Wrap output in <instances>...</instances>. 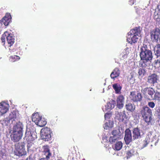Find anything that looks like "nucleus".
I'll return each mask as SVG.
<instances>
[{"mask_svg": "<svg viewBox=\"0 0 160 160\" xmlns=\"http://www.w3.org/2000/svg\"><path fill=\"white\" fill-rule=\"evenodd\" d=\"M36 136L34 134H33L31 131L26 130L25 136L24 138V140L27 141L28 142H31L35 140Z\"/></svg>", "mask_w": 160, "mask_h": 160, "instance_id": "nucleus-11", "label": "nucleus"}, {"mask_svg": "<svg viewBox=\"0 0 160 160\" xmlns=\"http://www.w3.org/2000/svg\"><path fill=\"white\" fill-rule=\"evenodd\" d=\"M110 117V113H107L104 115V118L105 119H106L107 118H109Z\"/></svg>", "mask_w": 160, "mask_h": 160, "instance_id": "nucleus-42", "label": "nucleus"}, {"mask_svg": "<svg viewBox=\"0 0 160 160\" xmlns=\"http://www.w3.org/2000/svg\"><path fill=\"white\" fill-rule=\"evenodd\" d=\"M10 118L11 120H14V119H16L17 117L16 114L15 113L14 114L12 113V114L10 115Z\"/></svg>", "mask_w": 160, "mask_h": 160, "instance_id": "nucleus-41", "label": "nucleus"}, {"mask_svg": "<svg viewBox=\"0 0 160 160\" xmlns=\"http://www.w3.org/2000/svg\"><path fill=\"white\" fill-rule=\"evenodd\" d=\"M133 3H134V2H132V4H133Z\"/></svg>", "mask_w": 160, "mask_h": 160, "instance_id": "nucleus-49", "label": "nucleus"}, {"mask_svg": "<svg viewBox=\"0 0 160 160\" xmlns=\"http://www.w3.org/2000/svg\"><path fill=\"white\" fill-rule=\"evenodd\" d=\"M150 35L152 41L157 42L158 40H160V29L158 28H155L151 31Z\"/></svg>", "mask_w": 160, "mask_h": 160, "instance_id": "nucleus-4", "label": "nucleus"}, {"mask_svg": "<svg viewBox=\"0 0 160 160\" xmlns=\"http://www.w3.org/2000/svg\"><path fill=\"white\" fill-rule=\"evenodd\" d=\"M11 19V16L10 13H6L3 18L0 20V28H3V25H8Z\"/></svg>", "mask_w": 160, "mask_h": 160, "instance_id": "nucleus-7", "label": "nucleus"}, {"mask_svg": "<svg viewBox=\"0 0 160 160\" xmlns=\"http://www.w3.org/2000/svg\"><path fill=\"white\" fill-rule=\"evenodd\" d=\"M113 126V122L110 120H108V122H106L105 123L103 127L104 129H108L112 128Z\"/></svg>", "mask_w": 160, "mask_h": 160, "instance_id": "nucleus-27", "label": "nucleus"}, {"mask_svg": "<svg viewBox=\"0 0 160 160\" xmlns=\"http://www.w3.org/2000/svg\"><path fill=\"white\" fill-rule=\"evenodd\" d=\"M8 34V32L6 31L4 32V34H3L2 36L1 39L2 42L3 43V44H5V38L6 37L7 38Z\"/></svg>", "mask_w": 160, "mask_h": 160, "instance_id": "nucleus-36", "label": "nucleus"}, {"mask_svg": "<svg viewBox=\"0 0 160 160\" xmlns=\"http://www.w3.org/2000/svg\"><path fill=\"white\" fill-rule=\"evenodd\" d=\"M7 37V40L8 46L9 47L11 46L14 42V38L13 36L11 34H9L8 32V34Z\"/></svg>", "mask_w": 160, "mask_h": 160, "instance_id": "nucleus-19", "label": "nucleus"}, {"mask_svg": "<svg viewBox=\"0 0 160 160\" xmlns=\"http://www.w3.org/2000/svg\"><path fill=\"white\" fill-rule=\"evenodd\" d=\"M41 132L43 139L45 141H48L51 138L52 132L50 128L45 127L41 130Z\"/></svg>", "mask_w": 160, "mask_h": 160, "instance_id": "nucleus-6", "label": "nucleus"}, {"mask_svg": "<svg viewBox=\"0 0 160 160\" xmlns=\"http://www.w3.org/2000/svg\"><path fill=\"white\" fill-rule=\"evenodd\" d=\"M112 87L116 93H118L121 90V87L117 83L114 84Z\"/></svg>", "mask_w": 160, "mask_h": 160, "instance_id": "nucleus-33", "label": "nucleus"}, {"mask_svg": "<svg viewBox=\"0 0 160 160\" xmlns=\"http://www.w3.org/2000/svg\"><path fill=\"white\" fill-rule=\"evenodd\" d=\"M124 101V98L122 95L119 96L117 99V106L119 109L122 108L123 106V103Z\"/></svg>", "mask_w": 160, "mask_h": 160, "instance_id": "nucleus-13", "label": "nucleus"}, {"mask_svg": "<svg viewBox=\"0 0 160 160\" xmlns=\"http://www.w3.org/2000/svg\"><path fill=\"white\" fill-rule=\"evenodd\" d=\"M22 136V132H13L10 135L12 141L14 142H18L21 138Z\"/></svg>", "mask_w": 160, "mask_h": 160, "instance_id": "nucleus-8", "label": "nucleus"}, {"mask_svg": "<svg viewBox=\"0 0 160 160\" xmlns=\"http://www.w3.org/2000/svg\"><path fill=\"white\" fill-rule=\"evenodd\" d=\"M136 154V152L134 149H132L127 152V158H130Z\"/></svg>", "mask_w": 160, "mask_h": 160, "instance_id": "nucleus-29", "label": "nucleus"}, {"mask_svg": "<svg viewBox=\"0 0 160 160\" xmlns=\"http://www.w3.org/2000/svg\"><path fill=\"white\" fill-rule=\"evenodd\" d=\"M120 74V70L118 68H116L111 74L110 76L112 78L115 79L118 77Z\"/></svg>", "mask_w": 160, "mask_h": 160, "instance_id": "nucleus-18", "label": "nucleus"}, {"mask_svg": "<svg viewBox=\"0 0 160 160\" xmlns=\"http://www.w3.org/2000/svg\"><path fill=\"white\" fill-rule=\"evenodd\" d=\"M125 107L127 111L132 112H133L135 109V105L133 103L130 102L126 104Z\"/></svg>", "mask_w": 160, "mask_h": 160, "instance_id": "nucleus-21", "label": "nucleus"}, {"mask_svg": "<svg viewBox=\"0 0 160 160\" xmlns=\"http://www.w3.org/2000/svg\"><path fill=\"white\" fill-rule=\"evenodd\" d=\"M146 72V71L144 69L140 68L138 69V73L139 75L142 77L143 76L145 75Z\"/></svg>", "mask_w": 160, "mask_h": 160, "instance_id": "nucleus-34", "label": "nucleus"}, {"mask_svg": "<svg viewBox=\"0 0 160 160\" xmlns=\"http://www.w3.org/2000/svg\"><path fill=\"white\" fill-rule=\"evenodd\" d=\"M133 140H135L141 138L140 130L138 128H134L132 131Z\"/></svg>", "mask_w": 160, "mask_h": 160, "instance_id": "nucleus-16", "label": "nucleus"}, {"mask_svg": "<svg viewBox=\"0 0 160 160\" xmlns=\"http://www.w3.org/2000/svg\"><path fill=\"white\" fill-rule=\"evenodd\" d=\"M140 113L142 117L152 115L151 110L147 106L144 107L141 110Z\"/></svg>", "mask_w": 160, "mask_h": 160, "instance_id": "nucleus-12", "label": "nucleus"}, {"mask_svg": "<svg viewBox=\"0 0 160 160\" xmlns=\"http://www.w3.org/2000/svg\"><path fill=\"white\" fill-rule=\"evenodd\" d=\"M153 99L158 101H160V91L156 90L154 93Z\"/></svg>", "mask_w": 160, "mask_h": 160, "instance_id": "nucleus-30", "label": "nucleus"}, {"mask_svg": "<svg viewBox=\"0 0 160 160\" xmlns=\"http://www.w3.org/2000/svg\"><path fill=\"white\" fill-rule=\"evenodd\" d=\"M115 105V101L112 100L107 103V105L105 106V109L107 110L112 109L114 108Z\"/></svg>", "mask_w": 160, "mask_h": 160, "instance_id": "nucleus-23", "label": "nucleus"}, {"mask_svg": "<svg viewBox=\"0 0 160 160\" xmlns=\"http://www.w3.org/2000/svg\"><path fill=\"white\" fill-rule=\"evenodd\" d=\"M43 153L45 152H50V150L47 146H44L43 147Z\"/></svg>", "mask_w": 160, "mask_h": 160, "instance_id": "nucleus-39", "label": "nucleus"}, {"mask_svg": "<svg viewBox=\"0 0 160 160\" xmlns=\"http://www.w3.org/2000/svg\"><path fill=\"white\" fill-rule=\"evenodd\" d=\"M15 155L18 156H22L25 155L26 152L25 149V143L24 142H19L15 145Z\"/></svg>", "mask_w": 160, "mask_h": 160, "instance_id": "nucleus-3", "label": "nucleus"}, {"mask_svg": "<svg viewBox=\"0 0 160 160\" xmlns=\"http://www.w3.org/2000/svg\"><path fill=\"white\" fill-rule=\"evenodd\" d=\"M148 106L151 108H153L155 106V103L152 102H148Z\"/></svg>", "mask_w": 160, "mask_h": 160, "instance_id": "nucleus-40", "label": "nucleus"}, {"mask_svg": "<svg viewBox=\"0 0 160 160\" xmlns=\"http://www.w3.org/2000/svg\"><path fill=\"white\" fill-rule=\"evenodd\" d=\"M41 117L42 116L38 112L35 113L32 115V120L36 124Z\"/></svg>", "mask_w": 160, "mask_h": 160, "instance_id": "nucleus-20", "label": "nucleus"}, {"mask_svg": "<svg viewBox=\"0 0 160 160\" xmlns=\"http://www.w3.org/2000/svg\"><path fill=\"white\" fill-rule=\"evenodd\" d=\"M158 77L157 74L153 73L148 77L147 82L149 84L153 86L155 84L158 83Z\"/></svg>", "mask_w": 160, "mask_h": 160, "instance_id": "nucleus-9", "label": "nucleus"}, {"mask_svg": "<svg viewBox=\"0 0 160 160\" xmlns=\"http://www.w3.org/2000/svg\"><path fill=\"white\" fill-rule=\"evenodd\" d=\"M23 125L22 122H16L12 128V131L22 132Z\"/></svg>", "mask_w": 160, "mask_h": 160, "instance_id": "nucleus-14", "label": "nucleus"}, {"mask_svg": "<svg viewBox=\"0 0 160 160\" xmlns=\"http://www.w3.org/2000/svg\"><path fill=\"white\" fill-rule=\"evenodd\" d=\"M124 139L126 144H128L132 142V137L131 130L128 128L126 129L125 131V134Z\"/></svg>", "mask_w": 160, "mask_h": 160, "instance_id": "nucleus-10", "label": "nucleus"}, {"mask_svg": "<svg viewBox=\"0 0 160 160\" xmlns=\"http://www.w3.org/2000/svg\"><path fill=\"white\" fill-rule=\"evenodd\" d=\"M140 57L142 61L140 63L139 65L141 67L145 68L148 66V61L152 59V52L148 49L147 45L144 43L140 48Z\"/></svg>", "mask_w": 160, "mask_h": 160, "instance_id": "nucleus-1", "label": "nucleus"}, {"mask_svg": "<svg viewBox=\"0 0 160 160\" xmlns=\"http://www.w3.org/2000/svg\"><path fill=\"white\" fill-rule=\"evenodd\" d=\"M142 92L144 94H146L147 93L151 98H152L155 91L152 88L147 87L142 90Z\"/></svg>", "mask_w": 160, "mask_h": 160, "instance_id": "nucleus-15", "label": "nucleus"}, {"mask_svg": "<svg viewBox=\"0 0 160 160\" xmlns=\"http://www.w3.org/2000/svg\"><path fill=\"white\" fill-rule=\"evenodd\" d=\"M158 115L160 118V107H159L157 110Z\"/></svg>", "mask_w": 160, "mask_h": 160, "instance_id": "nucleus-45", "label": "nucleus"}, {"mask_svg": "<svg viewBox=\"0 0 160 160\" xmlns=\"http://www.w3.org/2000/svg\"><path fill=\"white\" fill-rule=\"evenodd\" d=\"M20 59V57L17 55L11 56L9 57V59L10 61L13 62L18 61Z\"/></svg>", "mask_w": 160, "mask_h": 160, "instance_id": "nucleus-32", "label": "nucleus"}, {"mask_svg": "<svg viewBox=\"0 0 160 160\" xmlns=\"http://www.w3.org/2000/svg\"><path fill=\"white\" fill-rule=\"evenodd\" d=\"M119 139L115 136H111L109 139V142L111 144H112Z\"/></svg>", "mask_w": 160, "mask_h": 160, "instance_id": "nucleus-35", "label": "nucleus"}, {"mask_svg": "<svg viewBox=\"0 0 160 160\" xmlns=\"http://www.w3.org/2000/svg\"><path fill=\"white\" fill-rule=\"evenodd\" d=\"M44 155L46 156V159L47 160H49L50 159V157L51 156L52 154L50 152H45L43 153Z\"/></svg>", "mask_w": 160, "mask_h": 160, "instance_id": "nucleus-38", "label": "nucleus"}, {"mask_svg": "<svg viewBox=\"0 0 160 160\" xmlns=\"http://www.w3.org/2000/svg\"><path fill=\"white\" fill-rule=\"evenodd\" d=\"M129 97L131 100L133 102H140L142 101V98L140 92L135 91L131 92Z\"/></svg>", "mask_w": 160, "mask_h": 160, "instance_id": "nucleus-5", "label": "nucleus"}, {"mask_svg": "<svg viewBox=\"0 0 160 160\" xmlns=\"http://www.w3.org/2000/svg\"><path fill=\"white\" fill-rule=\"evenodd\" d=\"M154 64H157L158 63L160 64V58L159 59H157L156 60H155L154 61Z\"/></svg>", "mask_w": 160, "mask_h": 160, "instance_id": "nucleus-43", "label": "nucleus"}, {"mask_svg": "<svg viewBox=\"0 0 160 160\" xmlns=\"http://www.w3.org/2000/svg\"><path fill=\"white\" fill-rule=\"evenodd\" d=\"M46 123L47 121L45 119L41 117L36 124L40 127H42L45 126Z\"/></svg>", "mask_w": 160, "mask_h": 160, "instance_id": "nucleus-28", "label": "nucleus"}, {"mask_svg": "<svg viewBox=\"0 0 160 160\" xmlns=\"http://www.w3.org/2000/svg\"><path fill=\"white\" fill-rule=\"evenodd\" d=\"M158 140H159V139H158L157 141L155 142V145H156V144L158 143Z\"/></svg>", "mask_w": 160, "mask_h": 160, "instance_id": "nucleus-46", "label": "nucleus"}, {"mask_svg": "<svg viewBox=\"0 0 160 160\" xmlns=\"http://www.w3.org/2000/svg\"><path fill=\"white\" fill-rule=\"evenodd\" d=\"M122 146V143L121 141L117 142L113 146V148L114 150L119 151L121 149Z\"/></svg>", "mask_w": 160, "mask_h": 160, "instance_id": "nucleus-26", "label": "nucleus"}, {"mask_svg": "<svg viewBox=\"0 0 160 160\" xmlns=\"http://www.w3.org/2000/svg\"><path fill=\"white\" fill-rule=\"evenodd\" d=\"M149 142L148 138H146L142 142V148H144L146 147Z\"/></svg>", "mask_w": 160, "mask_h": 160, "instance_id": "nucleus-37", "label": "nucleus"}, {"mask_svg": "<svg viewBox=\"0 0 160 160\" xmlns=\"http://www.w3.org/2000/svg\"><path fill=\"white\" fill-rule=\"evenodd\" d=\"M152 115H148V116L142 117L144 121L148 124L149 125L151 123V122L152 119Z\"/></svg>", "mask_w": 160, "mask_h": 160, "instance_id": "nucleus-31", "label": "nucleus"}, {"mask_svg": "<svg viewBox=\"0 0 160 160\" xmlns=\"http://www.w3.org/2000/svg\"><path fill=\"white\" fill-rule=\"evenodd\" d=\"M28 142V143L27 145V148H28V149H29L30 148L31 146H32V144H33V143H32L31 142Z\"/></svg>", "mask_w": 160, "mask_h": 160, "instance_id": "nucleus-44", "label": "nucleus"}, {"mask_svg": "<svg viewBox=\"0 0 160 160\" xmlns=\"http://www.w3.org/2000/svg\"><path fill=\"white\" fill-rule=\"evenodd\" d=\"M112 133L113 136L118 138L121 139L122 138V133L119 129L113 130L112 132Z\"/></svg>", "mask_w": 160, "mask_h": 160, "instance_id": "nucleus-22", "label": "nucleus"}, {"mask_svg": "<svg viewBox=\"0 0 160 160\" xmlns=\"http://www.w3.org/2000/svg\"><path fill=\"white\" fill-rule=\"evenodd\" d=\"M25 160H28V158H27Z\"/></svg>", "mask_w": 160, "mask_h": 160, "instance_id": "nucleus-48", "label": "nucleus"}, {"mask_svg": "<svg viewBox=\"0 0 160 160\" xmlns=\"http://www.w3.org/2000/svg\"><path fill=\"white\" fill-rule=\"evenodd\" d=\"M139 122V121H138V119H137V120L136 121V123H137L138 122Z\"/></svg>", "mask_w": 160, "mask_h": 160, "instance_id": "nucleus-47", "label": "nucleus"}, {"mask_svg": "<svg viewBox=\"0 0 160 160\" xmlns=\"http://www.w3.org/2000/svg\"><path fill=\"white\" fill-rule=\"evenodd\" d=\"M154 53L156 58L158 59V58H160V44H158L155 46Z\"/></svg>", "mask_w": 160, "mask_h": 160, "instance_id": "nucleus-25", "label": "nucleus"}, {"mask_svg": "<svg viewBox=\"0 0 160 160\" xmlns=\"http://www.w3.org/2000/svg\"><path fill=\"white\" fill-rule=\"evenodd\" d=\"M140 33L139 27H135L131 30L128 33L127 41L132 44L136 43L138 41Z\"/></svg>", "mask_w": 160, "mask_h": 160, "instance_id": "nucleus-2", "label": "nucleus"}, {"mask_svg": "<svg viewBox=\"0 0 160 160\" xmlns=\"http://www.w3.org/2000/svg\"><path fill=\"white\" fill-rule=\"evenodd\" d=\"M8 105L4 102L0 103V112L1 115L5 113L8 110Z\"/></svg>", "mask_w": 160, "mask_h": 160, "instance_id": "nucleus-17", "label": "nucleus"}, {"mask_svg": "<svg viewBox=\"0 0 160 160\" xmlns=\"http://www.w3.org/2000/svg\"><path fill=\"white\" fill-rule=\"evenodd\" d=\"M153 18L157 22L160 21V10L159 9H155V11L154 13Z\"/></svg>", "mask_w": 160, "mask_h": 160, "instance_id": "nucleus-24", "label": "nucleus"}]
</instances>
